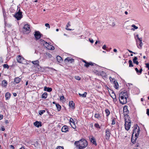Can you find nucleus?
<instances>
[{"label":"nucleus","mask_w":149,"mask_h":149,"mask_svg":"<svg viewBox=\"0 0 149 149\" xmlns=\"http://www.w3.org/2000/svg\"><path fill=\"white\" fill-rule=\"evenodd\" d=\"M137 58L136 56L134 57V58L133 59V63L134 64H136V65H138L139 64V62L137 61Z\"/></svg>","instance_id":"19"},{"label":"nucleus","mask_w":149,"mask_h":149,"mask_svg":"<svg viewBox=\"0 0 149 149\" xmlns=\"http://www.w3.org/2000/svg\"><path fill=\"white\" fill-rule=\"evenodd\" d=\"M106 48V46L105 45H104L103 47H102V49H105Z\"/></svg>","instance_id":"60"},{"label":"nucleus","mask_w":149,"mask_h":149,"mask_svg":"<svg viewBox=\"0 0 149 149\" xmlns=\"http://www.w3.org/2000/svg\"><path fill=\"white\" fill-rule=\"evenodd\" d=\"M69 128L67 126L65 125L63 126L61 128V131L63 132H66L68 131Z\"/></svg>","instance_id":"11"},{"label":"nucleus","mask_w":149,"mask_h":149,"mask_svg":"<svg viewBox=\"0 0 149 149\" xmlns=\"http://www.w3.org/2000/svg\"><path fill=\"white\" fill-rule=\"evenodd\" d=\"M115 124V121L113 119L112 120V123L111 124L112 125H113Z\"/></svg>","instance_id":"52"},{"label":"nucleus","mask_w":149,"mask_h":149,"mask_svg":"<svg viewBox=\"0 0 149 149\" xmlns=\"http://www.w3.org/2000/svg\"><path fill=\"white\" fill-rule=\"evenodd\" d=\"M88 145L87 141L84 139H81L79 141V149H83Z\"/></svg>","instance_id":"1"},{"label":"nucleus","mask_w":149,"mask_h":149,"mask_svg":"<svg viewBox=\"0 0 149 149\" xmlns=\"http://www.w3.org/2000/svg\"><path fill=\"white\" fill-rule=\"evenodd\" d=\"M45 41L42 39H40V42L42 44L44 45V44L45 43Z\"/></svg>","instance_id":"47"},{"label":"nucleus","mask_w":149,"mask_h":149,"mask_svg":"<svg viewBox=\"0 0 149 149\" xmlns=\"http://www.w3.org/2000/svg\"><path fill=\"white\" fill-rule=\"evenodd\" d=\"M146 67L149 69V63H147L146 64Z\"/></svg>","instance_id":"55"},{"label":"nucleus","mask_w":149,"mask_h":149,"mask_svg":"<svg viewBox=\"0 0 149 149\" xmlns=\"http://www.w3.org/2000/svg\"><path fill=\"white\" fill-rule=\"evenodd\" d=\"M45 26H46V27H48L49 28H50V26H49V24H48V23H46L45 24Z\"/></svg>","instance_id":"50"},{"label":"nucleus","mask_w":149,"mask_h":149,"mask_svg":"<svg viewBox=\"0 0 149 149\" xmlns=\"http://www.w3.org/2000/svg\"><path fill=\"white\" fill-rule=\"evenodd\" d=\"M137 136H134L133 134H132V136L131 139V141L133 143H135L136 142V140L137 138Z\"/></svg>","instance_id":"15"},{"label":"nucleus","mask_w":149,"mask_h":149,"mask_svg":"<svg viewBox=\"0 0 149 149\" xmlns=\"http://www.w3.org/2000/svg\"><path fill=\"white\" fill-rule=\"evenodd\" d=\"M49 44L47 43V42H45V43L43 45L47 49L49 45Z\"/></svg>","instance_id":"37"},{"label":"nucleus","mask_w":149,"mask_h":149,"mask_svg":"<svg viewBox=\"0 0 149 149\" xmlns=\"http://www.w3.org/2000/svg\"><path fill=\"white\" fill-rule=\"evenodd\" d=\"M24 60L23 58L22 57L20 56H19L17 58V60L18 62L20 63H22L23 61Z\"/></svg>","instance_id":"12"},{"label":"nucleus","mask_w":149,"mask_h":149,"mask_svg":"<svg viewBox=\"0 0 149 149\" xmlns=\"http://www.w3.org/2000/svg\"><path fill=\"white\" fill-rule=\"evenodd\" d=\"M56 58L58 62H60L62 60V58L60 56H57Z\"/></svg>","instance_id":"28"},{"label":"nucleus","mask_w":149,"mask_h":149,"mask_svg":"<svg viewBox=\"0 0 149 149\" xmlns=\"http://www.w3.org/2000/svg\"><path fill=\"white\" fill-rule=\"evenodd\" d=\"M121 96H122L124 97H125L128 98L127 92H122L120 94L119 97H120Z\"/></svg>","instance_id":"13"},{"label":"nucleus","mask_w":149,"mask_h":149,"mask_svg":"<svg viewBox=\"0 0 149 149\" xmlns=\"http://www.w3.org/2000/svg\"><path fill=\"white\" fill-rule=\"evenodd\" d=\"M69 106L71 107H72L74 109V103L72 101H71L69 102Z\"/></svg>","instance_id":"22"},{"label":"nucleus","mask_w":149,"mask_h":149,"mask_svg":"<svg viewBox=\"0 0 149 149\" xmlns=\"http://www.w3.org/2000/svg\"><path fill=\"white\" fill-rule=\"evenodd\" d=\"M70 123H74V120L72 118H70Z\"/></svg>","instance_id":"49"},{"label":"nucleus","mask_w":149,"mask_h":149,"mask_svg":"<svg viewBox=\"0 0 149 149\" xmlns=\"http://www.w3.org/2000/svg\"><path fill=\"white\" fill-rule=\"evenodd\" d=\"M140 131V130L139 126H136L135 127L134 129L132 134H135V136L138 137V136L139 134Z\"/></svg>","instance_id":"4"},{"label":"nucleus","mask_w":149,"mask_h":149,"mask_svg":"<svg viewBox=\"0 0 149 149\" xmlns=\"http://www.w3.org/2000/svg\"><path fill=\"white\" fill-rule=\"evenodd\" d=\"M135 70L137 73H139V71L138 70L137 68H135Z\"/></svg>","instance_id":"57"},{"label":"nucleus","mask_w":149,"mask_h":149,"mask_svg":"<svg viewBox=\"0 0 149 149\" xmlns=\"http://www.w3.org/2000/svg\"><path fill=\"white\" fill-rule=\"evenodd\" d=\"M129 67H133L134 65L132 64V61L131 60H129Z\"/></svg>","instance_id":"32"},{"label":"nucleus","mask_w":149,"mask_h":149,"mask_svg":"<svg viewBox=\"0 0 149 149\" xmlns=\"http://www.w3.org/2000/svg\"><path fill=\"white\" fill-rule=\"evenodd\" d=\"M131 125V122L130 120L125 118V128L127 131L130 128Z\"/></svg>","instance_id":"2"},{"label":"nucleus","mask_w":149,"mask_h":149,"mask_svg":"<svg viewBox=\"0 0 149 149\" xmlns=\"http://www.w3.org/2000/svg\"><path fill=\"white\" fill-rule=\"evenodd\" d=\"M3 67L4 68H9V66L7 64H4L3 65Z\"/></svg>","instance_id":"46"},{"label":"nucleus","mask_w":149,"mask_h":149,"mask_svg":"<svg viewBox=\"0 0 149 149\" xmlns=\"http://www.w3.org/2000/svg\"><path fill=\"white\" fill-rule=\"evenodd\" d=\"M9 147L10 148H11V149H14V146L12 145L10 146H9Z\"/></svg>","instance_id":"54"},{"label":"nucleus","mask_w":149,"mask_h":149,"mask_svg":"<svg viewBox=\"0 0 149 149\" xmlns=\"http://www.w3.org/2000/svg\"><path fill=\"white\" fill-rule=\"evenodd\" d=\"M128 98L124 97L122 96H121L120 97H119V100L120 103L122 104H126L127 102V99Z\"/></svg>","instance_id":"5"},{"label":"nucleus","mask_w":149,"mask_h":149,"mask_svg":"<svg viewBox=\"0 0 149 149\" xmlns=\"http://www.w3.org/2000/svg\"><path fill=\"white\" fill-rule=\"evenodd\" d=\"M70 22H68L67 25H66V28H65V29H66L67 30H69V31H71L72 30V29H68V26H70Z\"/></svg>","instance_id":"29"},{"label":"nucleus","mask_w":149,"mask_h":149,"mask_svg":"<svg viewBox=\"0 0 149 149\" xmlns=\"http://www.w3.org/2000/svg\"><path fill=\"white\" fill-rule=\"evenodd\" d=\"M7 84V81L6 80L3 81L2 83V86L4 87H6Z\"/></svg>","instance_id":"25"},{"label":"nucleus","mask_w":149,"mask_h":149,"mask_svg":"<svg viewBox=\"0 0 149 149\" xmlns=\"http://www.w3.org/2000/svg\"><path fill=\"white\" fill-rule=\"evenodd\" d=\"M47 55H48L49 58H51L52 57V55L48 53H46Z\"/></svg>","instance_id":"53"},{"label":"nucleus","mask_w":149,"mask_h":149,"mask_svg":"<svg viewBox=\"0 0 149 149\" xmlns=\"http://www.w3.org/2000/svg\"><path fill=\"white\" fill-rule=\"evenodd\" d=\"M94 117L95 118L99 119H100L101 118V116L100 114L99 113H95L94 115Z\"/></svg>","instance_id":"24"},{"label":"nucleus","mask_w":149,"mask_h":149,"mask_svg":"<svg viewBox=\"0 0 149 149\" xmlns=\"http://www.w3.org/2000/svg\"><path fill=\"white\" fill-rule=\"evenodd\" d=\"M74 144L76 146H77V147H78V148H79V141H75V142H74Z\"/></svg>","instance_id":"39"},{"label":"nucleus","mask_w":149,"mask_h":149,"mask_svg":"<svg viewBox=\"0 0 149 149\" xmlns=\"http://www.w3.org/2000/svg\"><path fill=\"white\" fill-rule=\"evenodd\" d=\"M132 26L134 28L131 29L133 31H134L135 29H138V27L137 26H136L134 24H132Z\"/></svg>","instance_id":"33"},{"label":"nucleus","mask_w":149,"mask_h":149,"mask_svg":"<svg viewBox=\"0 0 149 149\" xmlns=\"http://www.w3.org/2000/svg\"><path fill=\"white\" fill-rule=\"evenodd\" d=\"M56 106L57 109L58 111H59L61 109V106L58 104H56Z\"/></svg>","instance_id":"30"},{"label":"nucleus","mask_w":149,"mask_h":149,"mask_svg":"<svg viewBox=\"0 0 149 149\" xmlns=\"http://www.w3.org/2000/svg\"><path fill=\"white\" fill-rule=\"evenodd\" d=\"M70 124L71 126L74 129L76 128V125H75L74 123H72V124L71 123H70Z\"/></svg>","instance_id":"42"},{"label":"nucleus","mask_w":149,"mask_h":149,"mask_svg":"<svg viewBox=\"0 0 149 149\" xmlns=\"http://www.w3.org/2000/svg\"><path fill=\"white\" fill-rule=\"evenodd\" d=\"M45 111L44 110H40L39 111V113L40 115H41L45 112Z\"/></svg>","instance_id":"38"},{"label":"nucleus","mask_w":149,"mask_h":149,"mask_svg":"<svg viewBox=\"0 0 149 149\" xmlns=\"http://www.w3.org/2000/svg\"><path fill=\"white\" fill-rule=\"evenodd\" d=\"M90 65V64H89V63H88L87 62H86V63H85V64L84 65V66L86 67H88Z\"/></svg>","instance_id":"48"},{"label":"nucleus","mask_w":149,"mask_h":149,"mask_svg":"<svg viewBox=\"0 0 149 149\" xmlns=\"http://www.w3.org/2000/svg\"><path fill=\"white\" fill-rule=\"evenodd\" d=\"M146 113L148 116L149 115V109H147Z\"/></svg>","instance_id":"58"},{"label":"nucleus","mask_w":149,"mask_h":149,"mask_svg":"<svg viewBox=\"0 0 149 149\" xmlns=\"http://www.w3.org/2000/svg\"><path fill=\"white\" fill-rule=\"evenodd\" d=\"M44 90L45 91H47L48 92H50L52 90V89L51 88L47 87L45 86L44 87Z\"/></svg>","instance_id":"21"},{"label":"nucleus","mask_w":149,"mask_h":149,"mask_svg":"<svg viewBox=\"0 0 149 149\" xmlns=\"http://www.w3.org/2000/svg\"><path fill=\"white\" fill-rule=\"evenodd\" d=\"M128 112L127 106H125L123 108V113L124 116H127L128 113Z\"/></svg>","instance_id":"8"},{"label":"nucleus","mask_w":149,"mask_h":149,"mask_svg":"<svg viewBox=\"0 0 149 149\" xmlns=\"http://www.w3.org/2000/svg\"><path fill=\"white\" fill-rule=\"evenodd\" d=\"M113 94L114 95H113L112 96H111V97L113 99H115L116 98V95L114 94Z\"/></svg>","instance_id":"62"},{"label":"nucleus","mask_w":149,"mask_h":149,"mask_svg":"<svg viewBox=\"0 0 149 149\" xmlns=\"http://www.w3.org/2000/svg\"><path fill=\"white\" fill-rule=\"evenodd\" d=\"M24 29L26 30V31H28L29 33L30 32V26L28 24H25L24 26Z\"/></svg>","instance_id":"17"},{"label":"nucleus","mask_w":149,"mask_h":149,"mask_svg":"<svg viewBox=\"0 0 149 149\" xmlns=\"http://www.w3.org/2000/svg\"><path fill=\"white\" fill-rule=\"evenodd\" d=\"M5 130V129L3 127V126L1 128V130L2 131H4Z\"/></svg>","instance_id":"61"},{"label":"nucleus","mask_w":149,"mask_h":149,"mask_svg":"<svg viewBox=\"0 0 149 149\" xmlns=\"http://www.w3.org/2000/svg\"><path fill=\"white\" fill-rule=\"evenodd\" d=\"M47 49L49 50H53L54 49V47L53 46H52L50 45L47 48Z\"/></svg>","instance_id":"34"},{"label":"nucleus","mask_w":149,"mask_h":149,"mask_svg":"<svg viewBox=\"0 0 149 149\" xmlns=\"http://www.w3.org/2000/svg\"><path fill=\"white\" fill-rule=\"evenodd\" d=\"M70 124L71 126L74 129L76 128V125H75L74 123H72V124L71 123H70Z\"/></svg>","instance_id":"40"},{"label":"nucleus","mask_w":149,"mask_h":149,"mask_svg":"<svg viewBox=\"0 0 149 149\" xmlns=\"http://www.w3.org/2000/svg\"><path fill=\"white\" fill-rule=\"evenodd\" d=\"M70 124L71 126L74 129L76 128V125H75L74 123H72V124L71 123H70Z\"/></svg>","instance_id":"41"},{"label":"nucleus","mask_w":149,"mask_h":149,"mask_svg":"<svg viewBox=\"0 0 149 149\" xmlns=\"http://www.w3.org/2000/svg\"><path fill=\"white\" fill-rule=\"evenodd\" d=\"M11 94L9 92L6 93L5 94V97L6 100L9 99L10 97Z\"/></svg>","instance_id":"20"},{"label":"nucleus","mask_w":149,"mask_h":149,"mask_svg":"<svg viewBox=\"0 0 149 149\" xmlns=\"http://www.w3.org/2000/svg\"><path fill=\"white\" fill-rule=\"evenodd\" d=\"M87 93L86 92H84V93L83 94H81L80 93H79V95L80 97H86Z\"/></svg>","instance_id":"27"},{"label":"nucleus","mask_w":149,"mask_h":149,"mask_svg":"<svg viewBox=\"0 0 149 149\" xmlns=\"http://www.w3.org/2000/svg\"><path fill=\"white\" fill-rule=\"evenodd\" d=\"M21 80V79L19 77H16L15 79L14 82L16 84L18 83Z\"/></svg>","instance_id":"23"},{"label":"nucleus","mask_w":149,"mask_h":149,"mask_svg":"<svg viewBox=\"0 0 149 149\" xmlns=\"http://www.w3.org/2000/svg\"><path fill=\"white\" fill-rule=\"evenodd\" d=\"M34 125L37 127H39L42 126L41 122L37 121L34 123Z\"/></svg>","instance_id":"14"},{"label":"nucleus","mask_w":149,"mask_h":149,"mask_svg":"<svg viewBox=\"0 0 149 149\" xmlns=\"http://www.w3.org/2000/svg\"><path fill=\"white\" fill-rule=\"evenodd\" d=\"M70 124L71 126L74 129L76 128V125H75L74 123H72V124L71 123H70Z\"/></svg>","instance_id":"43"},{"label":"nucleus","mask_w":149,"mask_h":149,"mask_svg":"<svg viewBox=\"0 0 149 149\" xmlns=\"http://www.w3.org/2000/svg\"><path fill=\"white\" fill-rule=\"evenodd\" d=\"M106 133V136H105V138L106 140H108L109 139V138L110 136L111 135V132H110V129H107L106 130L105 132Z\"/></svg>","instance_id":"6"},{"label":"nucleus","mask_w":149,"mask_h":149,"mask_svg":"<svg viewBox=\"0 0 149 149\" xmlns=\"http://www.w3.org/2000/svg\"><path fill=\"white\" fill-rule=\"evenodd\" d=\"M56 149H64L63 147L59 146Z\"/></svg>","instance_id":"56"},{"label":"nucleus","mask_w":149,"mask_h":149,"mask_svg":"<svg viewBox=\"0 0 149 149\" xmlns=\"http://www.w3.org/2000/svg\"><path fill=\"white\" fill-rule=\"evenodd\" d=\"M89 138L91 142V143H92L93 144L95 145H97V143H96V141L95 140V139L92 136H91L89 137Z\"/></svg>","instance_id":"9"},{"label":"nucleus","mask_w":149,"mask_h":149,"mask_svg":"<svg viewBox=\"0 0 149 149\" xmlns=\"http://www.w3.org/2000/svg\"><path fill=\"white\" fill-rule=\"evenodd\" d=\"M65 61H67L68 62H70L71 63H72V62H74V59L69 57H67L65 59Z\"/></svg>","instance_id":"18"},{"label":"nucleus","mask_w":149,"mask_h":149,"mask_svg":"<svg viewBox=\"0 0 149 149\" xmlns=\"http://www.w3.org/2000/svg\"><path fill=\"white\" fill-rule=\"evenodd\" d=\"M60 99L61 100L63 101L64 99V96H63L60 97Z\"/></svg>","instance_id":"51"},{"label":"nucleus","mask_w":149,"mask_h":149,"mask_svg":"<svg viewBox=\"0 0 149 149\" xmlns=\"http://www.w3.org/2000/svg\"><path fill=\"white\" fill-rule=\"evenodd\" d=\"M35 33L34 36L36 40L40 39L42 35L38 31H36Z\"/></svg>","instance_id":"7"},{"label":"nucleus","mask_w":149,"mask_h":149,"mask_svg":"<svg viewBox=\"0 0 149 149\" xmlns=\"http://www.w3.org/2000/svg\"><path fill=\"white\" fill-rule=\"evenodd\" d=\"M139 73H140V74H141V73H142V72L143 71V69L142 68H141L140 70H139Z\"/></svg>","instance_id":"63"},{"label":"nucleus","mask_w":149,"mask_h":149,"mask_svg":"<svg viewBox=\"0 0 149 149\" xmlns=\"http://www.w3.org/2000/svg\"><path fill=\"white\" fill-rule=\"evenodd\" d=\"M47 96V93H44L42 95V98L45 99L46 98Z\"/></svg>","instance_id":"26"},{"label":"nucleus","mask_w":149,"mask_h":149,"mask_svg":"<svg viewBox=\"0 0 149 149\" xmlns=\"http://www.w3.org/2000/svg\"><path fill=\"white\" fill-rule=\"evenodd\" d=\"M128 50V51L130 52V53H133L134 54H136V53L135 52H132V51H131V50Z\"/></svg>","instance_id":"64"},{"label":"nucleus","mask_w":149,"mask_h":149,"mask_svg":"<svg viewBox=\"0 0 149 149\" xmlns=\"http://www.w3.org/2000/svg\"><path fill=\"white\" fill-rule=\"evenodd\" d=\"M143 45V43L142 42V41H139V46H137V47L139 49H141L142 48V47Z\"/></svg>","instance_id":"35"},{"label":"nucleus","mask_w":149,"mask_h":149,"mask_svg":"<svg viewBox=\"0 0 149 149\" xmlns=\"http://www.w3.org/2000/svg\"><path fill=\"white\" fill-rule=\"evenodd\" d=\"M115 19L113 18H111V19L109 22V24L112 26H114L116 25Z\"/></svg>","instance_id":"10"},{"label":"nucleus","mask_w":149,"mask_h":149,"mask_svg":"<svg viewBox=\"0 0 149 149\" xmlns=\"http://www.w3.org/2000/svg\"><path fill=\"white\" fill-rule=\"evenodd\" d=\"M75 79L78 80H79L81 79L80 77L78 76H76L75 77Z\"/></svg>","instance_id":"45"},{"label":"nucleus","mask_w":149,"mask_h":149,"mask_svg":"<svg viewBox=\"0 0 149 149\" xmlns=\"http://www.w3.org/2000/svg\"><path fill=\"white\" fill-rule=\"evenodd\" d=\"M31 62L36 67H38L39 66V62L38 60L32 61Z\"/></svg>","instance_id":"16"},{"label":"nucleus","mask_w":149,"mask_h":149,"mask_svg":"<svg viewBox=\"0 0 149 149\" xmlns=\"http://www.w3.org/2000/svg\"><path fill=\"white\" fill-rule=\"evenodd\" d=\"M89 41L91 43H93V39H89Z\"/></svg>","instance_id":"59"},{"label":"nucleus","mask_w":149,"mask_h":149,"mask_svg":"<svg viewBox=\"0 0 149 149\" xmlns=\"http://www.w3.org/2000/svg\"><path fill=\"white\" fill-rule=\"evenodd\" d=\"M105 112L107 116H108L110 113V111L108 109H106L105 110Z\"/></svg>","instance_id":"36"},{"label":"nucleus","mask_w":149,"mask_h":149,"mask_svg":"<svg viewBox=\"0 0 149 149\" xmlns=\"http://www.w3.org/2000/svg\"><path fill=\"white\" fill-rule=\"evenodd\" d=\"M95 127L97 128H100V127L98 123H96L95 124Z\"/></svg>","instance_id":"44"},{"label":"nucleus","mask_w":149,"mask_h":149,"mask_svg":"<svg viewBox=\"0 0 149 149\" xmlns=\"http://www.w3.org/2000/svg\"><path fill=\"white\" fill-rule=\"evenodd\" d=\"M15 17L17 20H20L22 17V12L20 11V10L19 9L18 11L14 15Z\"/></svg>","instance_id":"3"},{"label":"nucleus","mask_w":149,"mask_h":149,"mask_svg":"<svg viewBox=\"0 0 149 149\" xmlns=\"http://www.w3.org/2000/svg\"><path fill=\"white\" fill-rule=\"evenodd\" d=\"M114 87L118 89V84L117 82H116L115 81H114Z\"/></svg>","instance_id":"31"}]
</instances>
